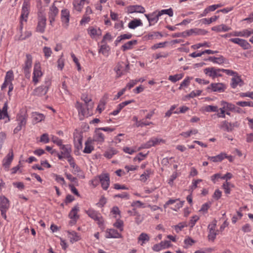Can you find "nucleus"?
<instances>
[{"instance_id":"obj_1","label":"nucleus","mask_w":253,"mask_h":253,"mask_svg":"<svg viewBox=\"0 0 253 253\" xmlns=\"http://www.w3.org/2000/svg\"><path fill=\"white\" fill-rule=\"evenodd\" d=\"M31 8V0H24L21 15L19 18L20 30L22 31L24 24L26 23L28 20Z\"/></svg>"},{"instance_id":"obj_2","label":"nucleus","mask_w":253,"mask_h":253,"mask_svg":"<svg viewBox=\"0 0 253 253\" xmlns=\"http://www.w3.org/2000/svg\"><path fill=\"white\" fill-rule=\"evenodd\" d=\"M43 75L41 70V66L39 61H36L33 69L32 82L35 85L37 84L40 81Z\"/></svg>"},{"instance_id":"obj_3","label":"nucleus","mask_w":253,"mask_h":253,"mask_svg":"<svg viewBox=\"0 0 253 253\" xmlns=\"http://www.w3.org/2000/svg\"><path fill=\"white\" fill-rule=\"evenodd\" d=\"M10 207L9 200L3 195L0 196V211L1 215L4 219H6V213Z\"/></svg>"},{"instance_id":"obj_4","label":"nucleus","mask_w":253,"mask_h":253,"mask_svg":"<svg viewBox=\"0 0 253 253\" xmlns=\"http://www.w3.org/2000/svg\"><path fill=\"white\" fill-rule=\"evenodd\" d=\"M46 19L45 14L42 11L38 12V24L36 31L40 33L44 32Z\"/></svg>"},{"instance_id":"obj_5","label":"nucleus","mask_w":253,"mask_h":253,"mask_svg":"<svg viewBox=\"0 0 253 253\" xmlns=\"http://www.w3.org/2000/svg\"><path fill=\"white\" fill-rule=\"evenodd\" d=\"M205 74L212 79L218 77H221L222 75L221 73V69L213 67H208L203 70Z\"/></svg>"},{"instance_id":"obj_6","label":"nucleus","mask_w":253,"mask_h":253,"mask_svg":"<svg viewBox=\"0 0 253 253\" xmlns=\"http://www.w3.org/2000/svg\"><path fill=\"white\" fill-rule=\"evenodd\" d=\"M239 123L238 122H228L226 121H222L218 126L219 128L227 132H231L235 128L238 127Z\"/></svg>"},{"instance_id":"obj_7","label":"nucleus","mask_w":253,"mask_h":253,"mask_svg":"<svg viewBox=\"0 0 253 253\" xmlns=\"http://www.w3.org/2000/svg\"><path fill=\"white\" fill-rule=\"evenodd\" d=\"M33 62L32 57L30 54L26 55V59L23 66V70L26 78L29 79L31 76V68Z\"/></svg>"},{"instance_id":"obj_8","label":"nucleus","mask_w":253,"mask_h":253,"mask_svg":"<svg viewBox=\"0 0 253 253\" xmlns=\"http://www.w3.org/2000/svg\"><path fill=\"white\" fill-rule=\"evenodd\" d=\"M50 85L51 82L49 80L45 81L44 84L34 89V94L39 96L45 95L47 92Z\"/></svg>"},{"instance_id":"obj_9","label":"nucleus","mask_w":253,"mask_h":253,"mask_svg":"<svg viewBox=\"0 0 253 253\" xmlns=\"http://www.w3.org/2000/svg\"><path fill=\"white\" fill-rule=\"evenodd\" d=\"M165 140L158 137H152L149 141H148L146 143L143 144L141 145V147L139 148H145L148 149L150 148L151 147L155 146L158 145H160L162 143H165Z\"/></svg>"},{"instance_id":"obj_10","label":"nucleus","mask_w":253,"mask_h":253,"mask_svg":"<svg viewBox=\"0 0 253 253\" xmlns=\"http://www.w3.org/2000/svg\"><path fill=\"white\" fill-rule=\"evenodd\" d=\"M114 70L117 74V78H119L128 71L129 63H125L123 62H118Z\"/></svg>"},{"instance_id":"obj_11","label":"nucleus","mask_w":253,"mask_h":253,"mask_svg":"<svg viewBox=\"0 0 253 253\" xmlns=\"http://www.w3.org/2000/svg\"><path fill=\"white\" fill-rule=\"evenodd\" d=\"M216 222V220H214L208 225L209 234L208 238L209 241H214L217 235V231L215 230Z\"/></svg>"},{"instance_id":"obj_12","label":"nucleus","mask_w":253,"mask_h":253,"mask_svg":"<svg viewBox=\"0 0 253 253\" xmlns=\"http://www.w3.org/2000/svg\"><path fill=\"white\" fill-rule=\"evenodd\" d=\"M85 212L88 216L97 221V223L100 226L103 224V220L99 212L92 209H89L88 210L85 211Z\"/></svg>"},{"instance_id":"obj_13","label":"nucleus","mask_w":253,"mask_h":253,"mask_svg":"<svg viewBox=\"0 0 253 253\" xmlns=\"http://www.w3.org/2000/svg\"><path fill=\"white\" fill-rule=\"evenodd\" d=\"M126 10L127 13H144L146 11L145 8L141 5H130L127 6L126 8Z\"/></svg>"},{"instance_id":"obj_14","label":"nucleus","mask_w":253,"mask_h":253,"mask_svg":"<svg viewBox=\"0 0 253 253\" xmlns=\"http://www.w3.org/2000/svg\"><path fill=\"white\" fill-rule=\"evenodd\" d=\"M60 149L61 150V154L64 156V158L67 159L68 162H69L70 160L74 159L71 155L72 152L71 145L62 144L60 147Z\"/></svg>"},{"instance_id":"obj_15","label":"nucleus","mask_w":253,"mask_h":253,"mask_svg":"<svg viewBox=\"0 0 253 253\" xmlns=\"http://www.w3.org/2000/svg\"><path fill=\"white\" fill-rule=\"evenodd\" d=\"M99 181L102 188L106 190L110 185V177L107 173H102L99 175Z\"/></svg>"},{"instance_id":"obj_16","label":"nucleus","mask_w":253,"mask_h":253,"mask_svg":"<svg viewBox=\"0 0 253 253\" xmlns=\"http://www.w3.org/2000/svg\"><path fill=\"white\" fill-rule=\"evenodd\" d=\"M226 85L221 83H212L208 87L207 89H210L213 92H223L226 89Z\"/></svg>"},{"instance_id":"obj_17","label":"nucleus","mask_w":253,"mask_h":253,"mask_svg":"<svg viewBox=\"0 0 253 253\" xmlns=\"http://www.w3.org/2000/svg\"><path fill=\"white\" fill-rule=\"evenodd\" d=\"M229 41L238 44L244 49H249L251 47L250 44L248 42V41L244 39L240 38H232L230 39Z\"/></svg>"},{"instance_id":"obj_18","label":"nucleus","mask_w":253,"mask_h":253,"mask_svg":"<svg viewBox=\"0 0 253 253\" xmlns=\"http://www.w3.org/2000/svg\"><path fill=\"white\" fill-rule=\"evenodd\" d=\"M208 32L204 29L194 28L190 30L186 31L182 33V35L184 37L189 36L193 35H205Z\"/></svg>"},{"instance_id":"obj_19","label":"nucleus","mask_w":253,"mask_h":253,"mask_svg":"<svg viewBox=\"0 0 253 253\" xmlns=\"http://www.w3.org/2000/svg\"><path fill=\"white\" fill-rule=\"evenodd\" d=\"M79 211V207L78 206H75L70 211L69 217L71 219L70 223L72 225L75 224L79 218L78 213Z\"/></svg>"},{"instance_id":"obj_20","label":"nucleus","mask_w":253,"mask_h":253,"mask_svg":"<svg viewBox=\"0 0 253 253\" xmlns=\"http://www.w3.org/2000/svg\"><path fill=\"white\" fill-rule=\"evenodd\" d=\"M61 17L63 26L67 28L69 26L70 20L69 11L66 9H63L61 12Z\"/></svg>"},{"instance_id":"obj_21","label":"nucleus","mask_w":253,"mask_h":253,"mask_svg":"<svg viewBox=\"0 0 253 253\" xmlns=\"http://www.w3.org/2000/svg\"><path fill=\"white\" fill-rule=\"evenodd\" d=\"M67 234L68 238L72 244L77 242L81 239V235L75 231H68Z\"/></svg>"},{"instance_id":"obj_22","label":"nucleus","mask_w":253,"mask_h":253,"mask_svg":"<svg viewBox=\"0 0 253 253\" xmlns=\"http://www.w3.org/2000/svg\"><path fill=\"white\" fill-rule=\"evenodd\" d=\"M85 3H89L88 0H74L73 4L74 9L81 12L82 11Z\"/></svg>"},{"instance_id":"obj_23","label":"nucleus","mask_w":253,"mask_h":253,"mask_svg":"<svg viewBox=\"0 0 253 253\" xmlns=\"http://www.w3.org/2000/svg\"><path fill=\"white\" fill-rule=\"evenodd\" d=\"M87 32L92 39L100 36L102 34L101 30L99 28L94 27H89L87 29Z\"/></svg>"},{"instance_id":"obj_24","label":"nucleus","mask_w":253,"mask_h":253,"mask_svg":"<svg viewBox=\"0 0 253 253\" xmlns=\"http://www.w3.org/2000/svg\"><path fill=\"white\" fill-rule=\"evenodd\" d=\"M104 135L100 131L99 128H96L93 137V141L102 143L104 141Z\"/></svg>"},{"instance_id":"obj_25","label":"nucleus","mask_w":253,"mask_h":253,"mask_svg":"<svg viewBox=\"0 0 253 253\" xmlns=\"http://www.w3.org/2000/svg\"><path fill=\"white\" fill-rule=\"evenodd\" d=\"M13 154L12 150H10L2 161L3 166L5 169H8L13 160Z\"/></svg>"},{"instance_id":"obj_26","label":"nucleus","mask_w":253,"mask_h":253,"mask_svg":"<svg viewBox=\"0 0 253 253\" xmlns=\"http://www.w3.org/2000/svg\"><path fill=\"white\" fill-rule=\"evenodd\" d=\"M105 237L107 238H120L122 235L114 229H109L106 230Z\"/></svg>"},{"instance_id":"obj_27","label":"nucleus","mask_w":253,"mask_h":253,"mask_svg":"<svg viewBox=\"0 0 253 253\" xmlns=\"http://www.w3.org/2000/svg\"><path fill=\"white\" fill-rule=\"evenodd\" d=\"M27 115L25 112H20L17 115L16 120L18 121V125L24 127L27 123Z\"/></svg>"},{"instance_id":"obj_28","label":"nucleus","mask_w":253,"mask_h":253,"mask_svg":"<svg viewBox=\"0 0 253 253\" xmlns=\"http://www.w3.org/2000/svg\"><path fill=\"white\" fill-rule=\"evenodd\" d=\"M242 85V81L238 74L233 76L231 79V86L232 88H235L238 85Z\"/></svg>"},{"instance_id":"obj_29","label":"nucleus","mask_w":253,"mask_h":253,"mask_svg":"<svg viewBox=\"0 0 253 253\" xmlns=\"http://www.w3.org/2000/svg\"><path fill=\"white\" fill-rule=\"evenodd\" d=\"M150 240L148 234L145 233H141L138 237V243L141 246H143Z\"/></svg>"},{"instance_id":"obj_30","label":"nucleus","mask_w":253,"mask_h":253,"mask_svg":"<svg viewBox=\"0 0 253 253\" xmlns=\"http://www.w3.org/2000/svg\"><path fill=\"white\" fill-rule=\"evenodd\" d=\"M137 43V41L136 40L130 41L123 44L121 47V49L124 51L131 49Z\"/></svg>"},{"instance_id":"obj_31","label":"nucleus","mask_w":253,"mask_h":253,"mask_svg":"<svg viewBox=\"0 0 253 253\" xmlns=\"http://www.w3.org/2000/svg\"><path fill=\"white\" fill-rule=\"evenodd\" d=\"M225 157H227L226 154L221 153L215 156H208V159L213 162H218L222 161Z\"/></svg>"},{"instance_id":"obj_32","label":"nucleus","mask_w":253,"mask_h":253,"mask_svg":"<svg viewBox=\"0 0 253 253\" xmlns=\"http://www.w3.org/2000/svg\"><path fill=\"white\" fill-rule=\"evenodd\" d=\"M142 25L143 23L140 19H135L129 22L128 27L129 29H134L137 27L142 26Z\"/></svg>"},{"instance_id":"obj_33","label":"nucleus","mask_w":253,"mask_h":253,"mask_svg":"<svg viewBox=\"0 0 253 253\" xmlns=\"http://www.w3.org/2000/svg\"><path fill=\"white\" fill-rule=\"evenodd\" d=\"M163 34L159 32H153L151 33H148L146 37L148 40H156L160 39L162 37H163Z\"/></svg>"},{"instance_id":"obj_34","label":"nucleus","mask_w":253,"mask_h":253,"mask_svg":"<svg viewBox=\"0 0 253 253\" xmlns=\"http://www.w3.org/2000/svg\"><path fill=\"white\" fill-rule=\"evenodd\" d=\"M32 117L33 121L35 123H39L43 121L45 118V116L43 114L38 112L32 113Z\"/></svg>"},{"instance_id":"obj_35","label":"nucleus","mask_w":253,"mask_h":253,"mask_svg":"<svg viewBox=\"0 0 253 253\" xmlns=\"http://www.w3.org/2000/svg\"><path fill=\"white\" fill-rule=\"evenodd\" d=\"M94 150V146L92 145V141L88 140L85 142V147L83 151L84 153L90 154Z\"/></svg>"},{"instance_id":"obj_36","label":"nucleus","mask_w":253,"mask_h":253,"mask_svg":"<svg viewBox=\"0 0 253 253\" xmlns=\"http://www.w3.org/2000/svg\"><path fill=\"white\" fill-rule=\"evenodd\" d=\"M132 36V34L130 33L121 35L117 37V39L115 41V44L116 45H117L118 44L121 42L122 41L131 39Z\"/></svg>"},{"instance_id":"obj_37","label":"nucleus","mask_w":253,"mask_h":253,"mask_svg":"<svg viewBox=\"0 0 253 253\" xmlns=\"http://www.w3.org/2000/svg\"><path fill=\"white\" fill-rule=\"evenodd\" d=\"M82 99L84 102L88 107V109L93 108V103L91 102V99L86 94H83L81 97Z\"/></svg>"},{"instance_id":"obj_38","label":"nucleus","mask_w":253,"mask_h":253,"mask_svg":"<svg viewBox=\"0 0 253 253\" xmlns=\"http://www.w3.org/2000/svg\"><path fill=\"white\" fill-rule=\"evenodd\" d=\"M211 30L214 31L220 32L221 31L227 32L230 30V28L225 25L221 24L216 26L213 27Z\"/></svg>"},{"instance_id":"obj_39","label":"nucleus","mask_w":253,"mask_h":253,"mask_svg":"<svg viewBox=\"0 0 253 253\" xmlns=\"http://www.w3.org/2000/svg\"><path fill=\"white\" fill-rule=\"evenodd\" d=\"M110 49V48L109 46L107 45L106 43H104L100 46L99 52L102 53L105 56H108L109 55Z\"/></svg>"},{"instance_id":"obj_40","label":"nucleus","mask_w":253,"mask_h":253,"mask_svg":"<svg viewBox=\"0 0 253 253\" xmlns=\"http://www.w3.org/2000/svg\"><path fill=\"white\" fill-rule=\"evenodd\" d=\"M70 166L73 168V171L72 172L74 174H78L79 175V173L81 172V169L80 168L76 165L74 162V160L73 159L72 160H70L69 162H68Z\"/></svg>"},{"instance_id":"obj_41","label":"nucleus","mask_w":253,"mask_h":253,"mask_svg":"<svg viewBox=\"0 0 253 253\" xmlns=\"http://www.w3.org/2000/svg\"><path fill=\"white\" fill-rule=\"evenodd\" d=\"M216 9V6L215 4L209 6L204 9L202 13L200 14L199 17L206 16L209 12L211 11H213Z\"/></svg>"},{"instance_id":"obj_42","label":"nucleus","mask_w":253,"mask_h":253,"mask_svg":"<svg viewBox=\"0 0 253 253\" xmlns=\"http://www.w3.org/2000/svg\"><path fill=\"white\" fill-rule=\"evenodd\" d=\"M222 188L224 190V192L226 194H229L230 193L231 188L233 187V185L230 182L225 181L222 185Z\"/></svg>"},{"instance_id":"obj_43","label":"nucleus","mask_w":253,"mask_h":253,"mask_svg":"<svg viewBox=\"0 0 253 253\" xmlns=\"http://www.w3.org/2000/svg\"><path fill=\"white\" fill-rule=\"evenodd\" d=\"M198 130L196 129H192L189 131L182 132L180 134V135L184 137V138H188L192 135H195L197 134Z\"/></svg>"},{"instance_id":"obj_44","label":"nucleus","mask_w":253,"mask_h":253,"mask_svg":"<svg viewBox=\"0 0 253 253\" xmlns=\"http://www.w3.org/2000/svg\"><path fill=\"white\" fill-rule=\"evenodd\" d=\"M219 18V16L214 15L210 18H204L201 20L202 23L204 24L209 25L212 22H215Z\"/></svg>"},{"instance_id":"obj_45","label":"nucleus","mask_w":253,"mask_h":253,"mask_svg":"<svg viewBox=\"0 0 253 253\" xmlns=\"http://www.w3.org/2000/svg\"><path fill=\"white\" fill-rule=\"evenodd\" d=\"M203 110L207 112H216L218 111L217 106L206 105L204 107Z\"/></svg>"},{"instance_id":"obj_46","label":"nucleus","mask_w":253,"mask_h":253,"mask_svg":"<svg viewBox=\"0 0 253 253\" xmlns=\"http://www.w3.org/2000/svg\"><path fill=\"white\" fill-rule=\"evenodd\" d=\"M209 60L214 63L221 64L224 63V58L221 56L220 57H210Z\"/></svg>"},{"instance_id":"obj_47","label":"nucleus","mask_w":253,"mask_h":253,"mask_svg":"<svg viewBox=\"0 0 253 253\" xmlns=\"http://www.w3.org/2000/svg\"><path fill=\"white\" fill-rule=\"evenodd\" d=\"M195 241L190 237H187L184 239V243L185 244L184 248H188L190 246H192L195 243Z\"/></svg>"},{"instance_id":"obj_48","label":"nucleus","mask_w":253,"mask_h":253,"mask_svg":"<svg viewBox=\"0 0 253 253\" xmlns=\"http://www.w3.org/2000/svg\"><path fill=\"white\" fill-rule=\"evenodd\" d=\"M75 146L79 150L82 148V138L80 136L74 137Z\"/></svg>"},{"instance_id":"obj_49","label":"nucleus","mask_w":253,"mask_h":253,"mask_svg":"<svg viewBox=\"0 0 253 253\" xmlns=\"http://www.w3.org/2000/svg\"><path fill=\"white\" fill-rule=\"evenodd\" d=\"M151 171L150 169H147L143 174L140 175V180L144 182L149 178Z\"/></svg>"},{"instance_id":"obj_50","label":"nucleus","mask_w":253,"mask_h":253,"mask_svg":"<svg viewBox=\"0 0 253 253\" xmlns=\"http://www.w3.org/2000/svg\"><path fill=\"white\" fill-rule=\"evenodd\" d=\"M75 107L78 110L79 114H82L83 116L85 115V110L84 109L81 103L77 102L75 105Z\"/></svg>"},{"instance_id":"obj_51","label":"nucleus","mask_w":253,"mask_h":253,"mask_svg":"<svg viewBox=\"0 0 253 253\" xmlns=\"http://www.w3.org/2000/svg\"><path fill=\"white\" fill-rule=\"evenodd\" d=\"M183 78L182 74H175L173 76L170 75L169 77V80L172 83H175Z\"/></svg>"},{"instance_id":"obj_52","label":"nucleus","mask_w":253,"mask_h":253,"mask_svg":"<svg viewBox=\"0 0 253 253\" xmlns=\"http://www.w3.org/2000/svg\"><path fill=\"white\" fill-rule=\"evenodd\" d=\"M58 13V9L53 4L50 8L48 16L56 17Z\"/></svg>"},{"instance_id":"obj_53","label":"nucleus","mask_w":253,"mask_h":253,"mask_svg":"<svg viewBox=\"0 0 253 253\" xmlns=\"http://www.w3.org/2000/svg\"><path fill=\"white\" fill-rule=\"evenodd\" d=\"M116 154H117V151L114 149H111L105 152L104 155L106 158L111 159Z\"/></svg>"},{"instance_id":"obj_54","label":"nucleus","mask_w":253,"mask_h":253,"mask_svg":"<svg viewBox=\"0 0 253 253\" xmlns=\"http://www.w3.org/2000/svg\"><path fill=\"white\" fill-rule=\"evenodd\" d=\"M43 52L44 53V57L46 58H48L52 53L51 48L47 46H44L43 48Z\"/></svg>"},{"instance_id":"obj_55","label":"nucleus","mask_w":253,"mask_h":253,"mask_svg":"<svg viewBox=\"0 0 253 253\" xmlns=\"http://www.w3.org/2000/svg\"><path fill=\"white\" fill-rule=\"evenodd\" d=\"M236 104L241 107L249 106L253 107V102L252 101H238Z\"/></svg>"},{"instance_id":"obj_56","label":"nucleus","mask_w":253,"mask_h":253,"mask_svg":"<svg viewBox=\"0 0 253 253\" xmlns=\"http://www.w3.org/2000/svg\"><path fill=\"white\" fill-rule=\"evenodd\" d=\"M13 80V74L12 71H9L6 73L5 81L7 82L12 83V81Z\"/></svg>"},{"instance_id":"obj_57","label":"nucleus","mask_w":253,"mask_h":253,"mask_svg":"<svg viewBox=\"0 0 253 253\" xmlns=\"http://www.w3.org/2000/svg\"><path fill=\"white\" fill-rule=\"evenodd\" d=\"M124 222L122 220L118 219L116 222L114 223V226L120 230V232L123 230Z\"/></svg>"},{"instance_id":"obj_58","label":"nucleus","mask_w":253,"mask_h":253,"mask_svg":"<svg viewBox=\"0 0 253 253\" xmlns=\"http://www.w3.org/2000/svg\"><path fill=\"white\" fill-rule=\"evenodd\" d=\"M139 81H140V79H136L134 80H131L126 84V86L125 88H126V90L127 89H130L132 87H133L134 85L137 84V83L139 82Z\"/></svg>"},{"instance_id":"obj_59","label":"nucleus","mask_w":253,"mask_h":253,"mask_svg":"<svg viewBox=\"0 0 253 253\" xmlns=\"http://www.w3.org/2000/svg\"><path fill=\"white\" fill-rule=\"evenodd\" d=\"M167 43V42H159L156 44H154L151 47V49L154 50L159 48H163L166 46V44Z\"/></svg>"},{"instance_id":"obj_60","label":"nucleus","mask_w":253,"mask_h":253,"mask_svg":"<svg viewBox=\"0 0 253 253\" xmlns=\"http://www.w3.org/2000/svg\"><path fill=\"white\" fill-rule=\"evenodd\" d=\"M191 79L190 77L185 78L181 83L179 89H181L183 87H187L189 84Z\"/></svg>"},{"instance_id":"obj_61","label":"nucleus","mask_w":253,"mask_h":253,"mask_svg":"<svg viewBox=\"0 0 253 253\" xmlns=\"http://www.w3.org/2000/svg\"><path fill=\"white\" fill-rule=\"evenodd\" d=\"M99 183V175L95 177L93 179L90 181V184L92 185L94 188L98 185Z\"/></svg>"},{"instance_id":"obj_62","label":"nucleus","mask_w":253,"mask_h":253,"mask_svg":"<svg viewBox=\"0 0 253 253\" xmlns=\"http://www.w3.org/2000/svg\"><path fill=\"white\" fill-rule=\"evenodd\" d=\"M202 90H197L195 91H192L190 93L186 96V97L194 98L196 96H199L201 94Z\"/></svg>"},{"instance_id":"obj_63","label":"nucleus","mask_w":253,"mask_h":253,"mask_svg":"<svg viewBox=\"0 0 253 253\" xmlns=\"http://www.w3.org/2000/svg\"><path fill=\"white\" fill-rule=\"evenodd\" d=\"M112 40V37L109 33H106L103 37L101 41L102 43H106L107 42H110Z\"/></svg>"},{"instance_id":"obj_64","label":"nucleus","mask_w":253,"mask_h":253,"mask_svg":"<svg viewBox=\"0 0 253 253\" xmlns=\"http://www.w3.org/2000/svg\"><path fill=\"white\" fill-rule=\"evenodd\" d=\"M123 150L126 153L132 155L135 153L136 151L134 148H130L128 147H124Z\"/></svg>"}]
</instances>
